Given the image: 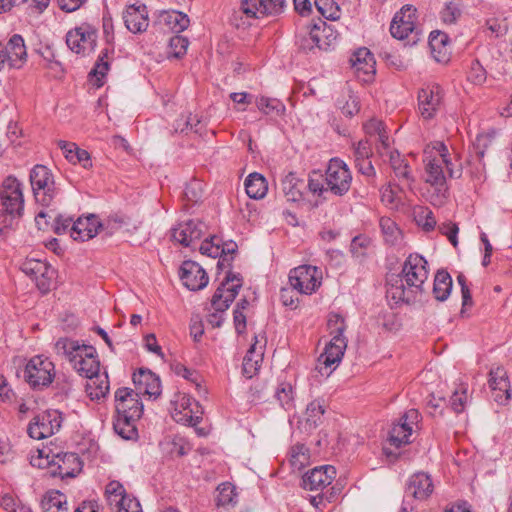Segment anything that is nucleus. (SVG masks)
<instances>
[{"instance_id": "nucleus-3", "label": "nucleus", "mask_w": 512, "mask_h": 512, "mask_svg": "<svg viewBox=\"0 0 512 512\" xmlns=\"http://www.w3.org/2000/svg\"><path fill=\"white\" fill-rule=\"evenodd\" d=\"M23 213V184L10 175L3 180L0 188V233L13 229Z\"/></svg>"}, {"instance_id": "nucleus-15", "label": "nucleus", "mask_w": 512, "mask_h": 512, "mask_svg": "<svg viewBox=\"0 0 512 512\" xmlns=\"http://www.w3.org/2000/svg\"><path fill=\"white\" fill-rule=\"evenodd\" d=\"M421 415L416 409H409L400 418L397 424H394L389 432L388 441L396 448L410 442V437L414 428L418 425Z\"/></svg>"}, {"instance_id": "nucleus-6", "label": "nucleus", "mask_w": 512, "mask_h": 512, "mask_svg": "<svg viewBox=\"0 0 512 512\" xmlns=\"http://www.w3.org/2000/svg\"><path fill=\"white\" fill-rule=\"evenodd\" d=\"M243 284V278L239 273L228 271L224 280L214 292L211 305L216 313L209 315V323L219 327L222 323L221 315L218 312H224L238 295Z\"/></svg>"}, {"instance_id": "nucleus-55", "label": "nucleus", "mask_w": 512, "mask_h": 512, "mask_svg": "<svg viewBox=\"0 0 512 512\" xmlns=\"http://www.w3.org/2000/svg\"><path fill=\"white\" fill-rule=\"evenodd\" d=\"M461 15V10L459 5L455 1H449L445 4L443 9L440 12V17L443 22L452 24L454 23Z\"/></svg>"}, {"instance_id": "nucleus-35", "label": "nucleus", "mask_w": 512, "mask_h": 512, "mask_svg": "<svg viewBox=\"0 0 512 512\" xmlns=\"http://www.w3.org/2000/svg\"><path fill=\"white\" fill-rule=\"evenodd\" d=\"M139 419H130L129 416L115 415L113 429L124 440L137 441L139 434L136 423Z\"/></svg>"}, {"instance_id": "nucleus-37", "label": "nucleus", "mask_w": 512, "mask_h": 512, "mask_svg": "<svg viewBox=\"0 0 512 512\" xmlns=\"http://www.w3.org/2000/svg\"><path fill=\"white\" fill-rule=\"evenodd\" d=\"M199 250L203 255H207L212 258L220 257L217 264L219 269L231 268V258L222 256V253L225 252V248L221 247L216 237L205 239L201 243Z\"/></svg>"}, {"instance_id": "nucleus-44", "label": "nucleus", "mask_w": 512, "mask_h": 512, "mask_svg": "<svg viewBox=\"0 0 512 512\" xmlns=\"http://www.w3.org/2000/svg\"><path fill=\"white\" fill-rule=\"evenodd\" d=\"M489 386L492 391L507 392L509 390L510 382L503 367H497L490 371Z\"/></svg>"}, {"instance_id": "nucleus-9", "label": "nucleus", "mask_w": 512, "mask_h": 512, "mask_svg": "<svg viewBox=\"0 0 512 512\" xmlns=\"http://www.w3.org/2000/svg\"><path fill=\"white\" fill-rule=\"evenodd\" d=\"M202 414L199 403L186 393L177 392L171 399V416L177 423L196 426L202 420Z\"/></svg>"}, {"instance_id": "nucleus-49", "label": "nucleus", "mask_w": 512, "mask_h": 512, "mask_svg": "<svg viewBox=\"0 0 512 512\" xmlns=\"http://www.w3.org/2000/svg\"><path fill=\"white\" fill-rule=\"evenodd\" d=\"M415 220L425 232H431L435 229L437 220L433 214V212L427 208L422 207L416 213Z\"/></svg>"}, {"instance_id": "nucleus-23", "label": "nucleus", "mask_w": 512, "mask_h": 512, "mask_svg": "<svg viewBox=\"0 0 512 512\" xmlns=\"http://www.w3.org/2000/svg\"><path fill=\"white\" fill-rule=\"evenodd\" d=\"M180 279L191 291H198L208 284L206 271L195 261H184L180 267Z\"/></svg>"}, {"instance_id": "nucleus-12", "label": "nucleus", "mask_w": 512, "mask_h": 512, "mask_svg": "<svg viewBox=\"0 0 512 512\" xmlns=\"http://www.w3.org/2000/svg\"><path fill=\"white\" fill-rule=\"evenodd\" d=\"M289 283L299 293L311 295L322 283V271L313 265H300L290 271Z\"/></svg>"}, {"instance_id": "nucleus-63", "label": "nucleus", "mask_w": 512, "mask_h": 512, "mask_svg": "<svg viewBox=\"0 0 512 512\" xmlns=\"http://www.w3.org/2000/svg\"><path fill=\"white\" fill-rule=\"evenodd\" d=\"M116 507L117 512H142L139 501L130 495H127Z\"/></svg>"}, {"instance_id": "nucleus-53", "label": "nucleus", "mask_w": 512, "mask_h": 512, "mask_svg": "<svg viewBox=\"0 0 512 512\" xmlns=\"http://www.w3.org/2000/svg\"><path fill=\"white\" fill-rule=\"evenodd\" d=\"M188 44H189V42H188L187 38H185L183 36L176 35V36L171 37V39L169 41V51H168L169 56H172L175 58L182 57L184 54H186Z\"/></svg>"}, {"instance_id": "nucleus-51", "label": "nucleus", "mask_w": 512, "mask_h": 512, "mask_svg": "<svg viewBox=\"0 0 512 512\" xmlns=\"http://www.w3.org/2000/svg\"><path fill=\"white\" fill-rule=\"evenodd\" d=\"M309 460V449L304 444H295L290 450V462L292 466L301 468Z\"/></svg>"}, {"instance_id": "nucleus-26", "label": "nucleus", "mask_w": 512, "mask_h": 512, "mask_svg": "<svg viewBox=\"0 0 512 512\" xmlns=\"http://www.w3.org/2000/svg\"><path fill=\"white\" fill-rule=\"evenodd\" d=\"M101 228V221L94 214L79 217L72 223L70 235L74 240L87 241L95 237Z\"/></svg>"}, {"instance_id": "nucleus-30", "label": "nucleus", "mask_w": 512, "mask_h": 512, "mask_svg": "<svg viewBox=\"0 0 512 512\" xmlns=\"http://www.w3.org/2000/svg\"><path fill=\"white\" fill-rule=\"evenodd\" d=\"M431 477L423 472L413 474L406 485V493L418 500H426L433 492Z\"/></svg>"}, {"instance_id": "nucleus-50", "label": "nucleus", "mask_w": 512, "mask_h": 512, "mask_svg": "<svg viewBox=\"0 0 512 512\" xmlns=\"http://www.w3.org/2000/svg\"><path fill=\"white\" fill-rule=\"evenodd\" d=\"M467 400V385L460 384L450 397V406L454 412L461 413L464 411Z\"/></svg>"}, {"instance_id": "nucleus-2", "label": "nucleus", "mask_w": 512, "mask_h": 512, "mask_svg": "<svg viewBox=\"0 0 512 512\" xmlns=\"http://www.w3.org/2000/svg\"><path fill=\"white\" fill-rule=\"evenodd\" d=\"M426 182L435 186L438 191L445 188L446 179L460 178L462 175V163L454 151L440 141L427 144L423 151Z\"/></svg>"}, {"instance_id": "nucleus-31", "label": "nucleus", "mask_w": 512, "mask_h": 512, "mask_svg": "<svg viewBox=\"0 0 512 512\" xmlns=\"http://www.w3.org/2000/svg\"><path fill=\"white\" fill-rule=\"evenodd\" d=\"M389 161L399 184L403 188L411 189L415 182V177L408 161L398 151L390 153Z\"/></svg>"}, {"instance_id": "nucleus-40", "label": "nucleus", "mask_w": 512, "mask_h": 512, "mask_svg": "<svg viewBox=\"0 0 512 512\" xmlns=\"http://www.w3.org/2000/svg\"><path fill=\"white\" fill-rule=\"evenodd\" d=\"M89 381L86 390L91 399L104 398L109 392V380L106 372L100 374V371L95 375L88 378Z\"/></svg>"}, {"instance_id": "nucleus-20", "label": "nucleus", "mask_w": 512, "mask_h": 512, "mask_svg": "<svg viewBox=\"0 0 512 512\" xmlns=\"http://www.w3.org/2000/svg\"><path fill=\"white\" fill-rule=\"evenodd\" d=\"M443 90L438 84H428L418 93V107L424 119L433 118L442 105Z\"/></svg>"}, {"instance_id": "nucleus-47", "label": "nucleus", "mask_w": 512, "mask_h": 512, "mask_svg": "<svg viewBox=\"0 0 512 512\" xmlns=\"http://www.w3.org/2000/svg\"><path fill=\"white\" fill-rule=\"evenodd\" d=\"M217 492L216 502L218 506H228L236 503L237 493L231 483L225 482L220 484Z\"/></svg>"}, {"instance_id": "nucleus-38", "label": "nucleus", "mask_w": 512, "mask_h": 512, "mask_svg": "<svg viewBox=\"0 0 512 512\" xmlns=\"http://www.w3.org/2000/svg\"><path fill=\"white\" fill-rule=\"evenodd\" d=\"M385 243L389 246L399 247L403 242V233L395 221L389 217H382L379 221Z\"/></svg>"}, {"instance_id": "nucleus-29", "label": "nucleus", "mask_w": 512, "mask_h": 512, "mask_svg": "<svg viewBox=\"0 0 512 512\" xmlns=\"http://www.w3.org/2000/svg\"><path fill=\"white\" fill-rule=\"evenodd\" d=\"M7 66L20 68L26 62L27 50L24 39L19 34H14L6 43H3Z\"/></svg>"}, {"instance_id": "nucleus-56", "label": "nucleus", "mask_w": 512, "mask_h": 512, "mask_svg": "<svg viewBox=\"0 0 512 512\" xmlns=\"http://www.w3.org/2000/svg\"><path fill=\"white\" fill-rule=\"evenodd\" d=\"M486 78V70L484 67L478 60H473L468 72L467 79L475 85H481L486 81Z\"/></svg>"}, {"instance_id": "nucleus-8", "label": "nucleus", "mask_w": 512, "mask_h": 512, "mask_svg": "<svg viewBox=\"0 0 512 512\" xmlns=\"http://www.w3.org/2000/svg\"><path fill=\"white\" fill-rule=\"evenodd\" d=\"M55 365L43 355L33 356L26 364L24 378L35 390L48 387L55 378Z\"/></svg>"}, {"instance_id": "nucleus-57", "label": "nucleus", "mask_w": 512, "mask_h": 512, "mask_svg": "<svg viewBox=\"0 0 512 512\" xmlns=\"http://www.w3.org/2000/svg\"><path fill=\"white\" fill-rule=\"evenodd\" d=\"M308 188L313 194L319 196L328 193L329 191L326 190L325 175L316 172L311 173L308 180Z\"/></svg>"}, {"instance_id": "nucleus-18", "label": "nucleus", "mask_w": 512, "mask_h": 512, "mask_svg": "<svg viewBox=\"0 0 512 512\" xmlns=\"http://www.w3.org/2000/svg\"><path fill=\"white\" fill-rule=\"evenodd\" d=\"M285 0H242L239 12L248 19L277 16L284 11Z\"/></svg>"}, {"instance_id": "nucleus-14", "label": "nucleus", "mask_w": 512, "mask_h": 512, "mask_svg": "<svg viewBox=\"0 0 512 512\" xmlns=\"http://www.w3.org/2000/svg\"><path fill=\"white\" fill-rule=\"evenodd\" d=\"M97 41V30L89 24H82L66 34L68 48L79 55H88L94 51Z\"/></svg>"}, {"instance_id": "nucleus-45", "label": "nucleus", "mask_w": 512, "mask_h": 512, "mask_svg": "<svg viewBox=\"0 0 512 512\" xmlns=\"http://www.w3.org/2000/svg\"><path fill=\"white\" fill-rule=\"evenodd\" d=\"M294 395L293 386L288 382H281L275 391L276 399L286 410H290L294 407Z\"/></svg>"}, {"instance_id": "nucleus-59", "label": "nucleus", "mask_w": 512, "mask_h": 512, "mask_svg": "<svg viewBox=\"0 0 512 512\" xmlns=\"http://www.w3.org/2000/svg\"><path fill=\"white\" fill-rule=\"evenodd\" d=\"M166 20L176 32L185 30L189 25L188 16L177 11L169 13Z\"/></svg>"}, {"instance_id": "nucleus-61", "label": "nucleus", "mask_w": 512, "mask_h": 512, "mask_svg": "<svg viewBox=\"0 0 512 512\" xmlns=\"http://www.w3.org/2000/svg\"><path fill=\"white\" fill-rule=\"evenodd\" d=\"M339 107L342 110V113L346 116L352 117L357 114L360 110L359 100L354 95H348L345 103L342 104L341 101L338 102Z\"/></svg>"}, {"instance_id": "nucleus-10", "label": "nucleus", "mask_w": 512, "mask_h": 512, "mask_svg": "<svg viewBox=\"0 0 512 512\" xmlns=\"http://www.w3.org/2000/svg\"><path fill=\"white\" fill-rule=\"evenodd\" d=\"M30 182L36 201L49 206L57 195L51 171L44 165H35L30 172Z\"/></svg>"}, {"instance_id": "nucleus-13", "label": "nucleus", "mask_w": 512, "mask_h": 512, "mask_svg": "<svg viewBox=\"0 0 512 512\" xmlns=\"http://www.w3.org/2000/svg\"><path fill=\"white\" fill-rule=\"evenodd\" d=\"M62 413L58 410H47L38 414L30 422L28 435L36 440L48 438L57 433L62 425Z\"/></svg>"}, {"instance_id": "nucleus-60", "label": "nucleus", "mask_w": 512, "mask_h": 512, "mask_svg": "<svg viewBox=\"0 0 512 512\" xmlns=\"http://www.w3.org/2000/svg\"><path fill=\"white\" fill-rule=\"evenodd\" d=\"M126 223L125 218L118 215L109 216L104 222H101L100 231L106 232V235L114 234Z\"/></svg>"}, {"instance_id": "nucleus-28", "label": "nucleus", "mask_w": 512, "mask_h": 512, "mask_svg": "<svg viewBox=\"0 0 512 512\" xmlns=\"http://www.w3.org/2000/svg\"><path fill=\"white\" fill-rule=\"evenodd\" d=\"M204 224L196 220H188L172 229V238L181 245L188 247L203 235Z\"/></svg>"}, {"instance_id": "nucleus-62", "label": "nucleus", "mask_w": 512, "mask_h": 512, "mask_svg": "<svg viewBox=\"0 0 512 512\" xmlns=\"http://www.w3.org/2000/svg\"><path fill=\"white\" fill-rule=\"evenodd\" d=\"M439 231L441 234L445 235L449 242L456 248L458 245L457 234L459 232V228L456 223L453 222H445L439 225Z\"/></svg>"}, {"instance_id": "nucleus-43", "label": "nucleus", "mask_w": 512, "mask_h": 512, "mask_svg": "<svg viewBox=\"0 0 512 512\" xmlns=\"http://www.w3.org/2000/svg\"><path fill=\"white\" fill-rule=\"evenodd\" d=\"M255 104L259 111L268 116H281L285 112V105L276 98L257 97Z\"/></svg>"}, {"instance_id": "nucleus-34", "label": "nucleus", "mask_w": 512, "mask_h": 512, "mask_svg": "<svg viewBox=\"0 0 512 512\" xmlns=\"http://www.w3.org/2000/svg\"><path fill=\"white\" fill-rule=\"evenodd\" d=\"M429 47L433 58L437 62L446 63L449 60L450 51L447 34L440 31L431 32L429 36Z\"/></svg>"}, {"instance_id": "nucleus-4", "label": "nucleus", "mask_w": 512, "mask_h": 512, "mask_svg": "<svg viewBox=\"0 0 512 512\" xmlns=\"http://www.w3.org/2000/svg\"><path fill=\"white\" fill-rule=\"evenodd\" d=\"M55 348L57 353L63 355L79 375L90 378L100 371V362L93 346L80 344L79 341L69 338H60L56 342Z\"/></svg>"}, {"instance_id": "nucleus-5", "label": "nucleus", "mask_w": 512, "mask_h": 512, "mask_svg": "<svg viewBox=\"0 0 512 512\" xmlns=\"http://www.w3.org/2000/svg\"><path fill=\"white\" fill-rule=\"evenodd\" d=\"M327 325L332 339L326 345L324 352L319 356L316 366V371L325 377H328L334 370L332 366L342 360L347 347V341L343 335L346 329L344 318L338 314H330Z\"/></svg>"}, {"instance_id": "nucleus-64", "label": "nucleus", "mask_w": 512, "mask_h": 512, "mask_svg": "<svg viewBox=\"0 0 512 512\" xmlns=\"http://www.w3.org/2000/svg\"><path fill=\"white\" fill-rule=\"evenodd\" d=\"M372 155V148L368 140H361L354 146L355 161L370 158Z\"/></svg>"}, {"instance_id": "nucleus-25", "label": "nucleus", "mask_w": 512, "mask_h": 512, "mask_svg": "<svg viewBox=\"0 0 512 512\" xmlns=\"http://www.w3.org/2000/svg\"><path fill=\"white\" fill-rule=\"evenodd\" d=\"M135 393L157 397L161 393L160 378L147 368H140L132 377Z\"/></svg>"}, {"instance_id": "nucleus-48", "label": "nucleus", "mask_w": 512, "mask_h": 512, "mask_svg": "<svg viewBox=\"0 0 512 512\" xmlns=\"http://www.w3.org/2000/svg\"><path fill=\"white\" fill-rule=\"evenodd\" d=\"M105 495L110 505L119 503L128 495L124 486L119 481H110L105 488Z\"/></svg>"}, {"instance_id": "nucleus-46", "label": "nucleus", "mask_w": 512, "mask_h": 512, "mask_svg": "<svg viewBox=\"0 0 512 512\" xmlns=\"http://www.w3.org/2000/svg\"><path fill=\"white\" fill-rule=\"evenodd\" d=\"M315 7L319 14L328 20H337L340 18V8L334 0H315Z\"/></svg>"}, {"instance_id": "nucleus-19", "label": "nucleus", "mask_w": 512, "mask_h": 512, "mask_svg": "<svg viewBox=\"0 0 512 512\" xmlns=\"http://www.w3.org/2000/svg\"><path fill=\"white\" fill-rule=\"evenodd\" d=\"M336 478V469L332 465H322L308 470L302 477V486L306 490L326 492Z\"/></svg>"}, {"instance_id": "nucleus-32", "label": "nucleus", "mask_w": 512, "mask_h": 512, "mask_svg": "<svg viewBox=\"0 0 512 512\" xmlns=\"http://www.w3.org/2000/svg\"><path fill=\"white\" fill-rule=\"evenodd\" d=\"M41 512H70L67 496L59 490H48L40 499Z\"/></svg>"}, {"instance_id": "nucleus-58", "label": "nucleus", "mask_w": 512, "mask_h": 512, "mask_svg": "<svg viewBox=\"0 0 512 512\" xmlns=\"http://www.w3.org/2000/svg\"><path fill=\"white\" fill-rule=\"evenodd\" d=\"M322 24L324 26L322 30L320 26L314 24L312 30L310 31V38L319 49H325V45L329 44L322 41V34L327 32L325 36L326 38H329L333 33L332 29L329 26H326L325 22H322Z\"/></svg>"}, {"instance_id": "nucleus-41", "label": "nucleus", "mask_w": 512, "mask_h": 512, "mask_svg": "<svg viewBox=\"0 0 512 512\" xmlns=\"http://www.w3.org/2000/svg\"><path fill=\"white\" fill-rule=\"evenodd\" d=\"M304 183L294 173H289L282 180V191L287 201L298 202L302 199Z\"/></svg>"}, {"instance_id": "nucleus-11", "label": "nucleus", "mask_w": 512, "mask_h": 512, "mask_svg": "<svg viewBox=\"0 0 512 512\" xmlns=\"http://www.w3.org/2000/svg\"><path fill=\"white\" fill-rule=\"evenodd\" d=\"M352 182V175L346 163L338 158L329 161L325 172L326 190L335 196L345 195Z\"/></svg>"}, {"instance_id": "nucleus-33", "label": "nucleus", "mask_w": 512, "mask_h": 512, "mask_svg": "<svg viewBox=\"0 0 512 512\" xmlns=\"http://www.w3.org/2000/svg\"><path fill=\"white\" fill-rule=\"evenodd\" d=\"M65 158L72 164L81 165L84 169L92 167L91 156L88 151L81 149L76 143L61 140L58 142Z\"/></svg>"}, {"instance_id": "nucleus-54", "label": "nucleus", "mask_w": 512, "mask_h": 512, "mask_svg": "<svg viewBox=\"0 0 512 512\" xmlns=\"http://www.w3.org/2000/svg\"><path fill=\"white\" fill-rule=\"evenodd\" d=\"M325 413V406L323 401L321 400H313L309 403L306 409V420L310 424L317 425L318 421L321 419L323 414Z\"/></svg>"}, {"instance_id": "nucleus-7", "label": "nucleus", "mask_w": 512, "mask_h": 512, "mask_svg": "<svg viewBox=\"0 0 512 512\" xmlns=\"http://www.w3.org/2000/svg\"><path fill=\"white\" fill-rule=\"evenodd\" d=\"M30 463L39 468L49 466L51 476L61 479L74 478L82 470V462L76 453L57 454L49 461L48 456L44 457L43 451L38 450V455L32 456Z\"/></svg>"}, {"instance_id": "nucleus-27", "label": "nucleus", "mask_w": 512, "mask_h": 512, "mask_svg": "<svg viewBox=\"0 0 512 512\" xmlns=\"http://www.w3.org/2000/svg\"><path fill=\"white\" fill-rule=\"evenodd\" d=\"M126 28L134 33L145 32L149 26L148 12L145 5H130L123 13Z\"/></svg>"}, {"instance_id": "nucleus-1", "label": "nucleus", "mask_w": 512, "mask_h": 512, "mask_svg": "<svg viewBox=\"0 0 512 512\" xmlns=\"http://www.w3.org/2000/svg\"><path fill=\"white\" fill-rule=\"evenodd\" d=\"M428 276L427 260L418 253H410L403 262L400 274L388 282L387 297L396 304L414 302L424 292Z\"/></svg>"}, {"instance_id": "nucleus-42", "label": "nucleus", "mask_w": 512, "mask_h": 512, "mask_svg": "<svg viewBox=\"0 0 512 512\" xmlns=\"http://www.w3.org/2000/svg\"><path fill=\"white\" fill-rule=\"evenodd\" d=\"M452 290V278L445 270H439L434 278L433 294L436 300L445 301Z\"/></svg>"}, {"instance_id": "nucleus-24", "label": "nucleus", "mask_w": 512, "mask_h": 512, "mask_svg": "<svg viewBox=\"0 0 512 512\" xmlns=\"http://www.w3.org/2000/svg\"><path fill=\"white\" fill-rule=\"evenodd\" d=\"M262 340H259L258 336H254V342L243 358L242 373L247 379L254 377L260 370L266 346L264 337Z\"/></svg>"}, {"instance_id": "nucleus-36", "label": "nucleus", "mask_w": 512, "mask_h": 512, "mask_svg": "<svg viewBox=\"0 0 512 512\" xmlns=\"http://www.w3.org/2000/svg\"><path fill=\"white\" fill-rule=\"evenodd\" d=\"M114 52L113 48H104L99 55L94 68L90 71L89 76L91 77V81H94V84L97 87H101L104 84V79L107 75V72L110 68V61L112 58V54Z\"/></svg>"}, {"instance_id": "nucleus-39", "label": "nucleus", "mask_w": 512, "mask_h": 512, "mask_svg": "<svg viewBox=\"0 0 512 512\" xmlns=\"http://www.w3.org/2000/svg\"><path fill=\"white\" fill-rule=\"evenodd\" d=\"M244 185L247 195L252 199H262L268 191L265 177L257 172L249 174Z\"/></svg>"}, {"instance_id": "nucleus-17", "label": "nucleus", "mask_w": 512, "mask_h": 512, "mask_svg": "<svg viewBox=\"0 0 512 512\" xmlns=\"http://www.w3.org/2000/svg\"><path fill=\"white\" fill-rule=\"evenodd\" d=\"M116 415L140 419L143 414V403L133 389L122 387L115 392Z\"/></svg>"}, {"instance_id": "nucleus-16", "label": "nucleus", "mask_w": 512, "mask_h": 512, "mask_svg": "<svg viewBox=\"0 0 512 512\" xmlns=\"http://www.w3.org/2000/svg\"><path fill=\"white\" fill-rule=\"evenodd\" d=\"M21 270L35 282L41 293H47L51 290L55 271L47 262L38 259H26L21 266Z\"/></svg>"}, {"instance_id": "nucleus-52", "label": "nucleus", "mask_w": 512, "mask_h": 512, "mask_svg": "<svg viewBox=\"0 0 512 512\" xmlns=\"http://www.w3.org/2000/svg\"><path fill=\"white\" fill-rule=\"evenodd\" d=\"M371 245V239L365 235L355 236L350 244V252L356 258H362L366 255Z\"/></svg>"}, {"instance_id": "nucleus-21", "label": "nucleus", "mask_w": 512, "mask_h": 512, "mask_svg": "<svg viewBox=\"0 0 512 512\" xmlns=\"http://www.w3.org/2000/svg\"><path fill=\"white\" fill-rule=\"evenodd\" d=\"M416 9L406 5L395 14L390 25V33L394 38L403 40L415 30Z\"/></svg>"}, {"instance_id": "nucleus-22", "label": "nucleus", "mask_w": 512, "mask_h": 512, "mask_svg": "<svg viewBox=\"0 0 512 512\" xmlns=\"http://www.w3.org/2000/svg\"><path fill=\"white\" fill-rule=\"evenodd\" d=\"M350 63L357 77L362 81L373 80L376 73V61L368 48L362 47L355 51L350 58Z\"/></svg>"}]
</instances>
